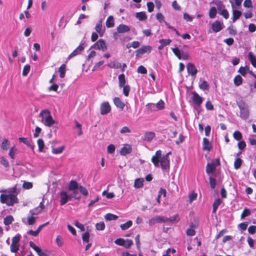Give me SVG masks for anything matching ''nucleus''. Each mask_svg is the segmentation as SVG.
I'll return each mask as SVG.
<instances>
[{"instance_id":"nucleus-1","label":"nucleus","mask_w":256,"mask_h":256,"mask_svg":"<svg viewBox=\"0 0 256 256\" xmlns=\"http://www.w3.org/2000/svg\"><path fill=\"white\" fill-rule=\"evenodd\" d=\"M16 185L14 187L8 190H2L0 192L4 194H2L0 196V202L5 204L8 206H12L18 202L16 196L18 193L16 192Z\"/></svg>"},{"instance_id":"nucleus-2","label":"nucleus","mask_w":256,"mask_h":256,"mask_svg":"<svg viewBox=\"0 0 256 256\" xmlns=\"http://www.w3.org/2000/svg\"><path fill=\"white\" fill-rule=\"evenodd\" d=\"M170 152L167 153L166 155L162 156V151L158 150L156 152L151 159L152 162L156 167H158L160 165L162 170H168L170 168V161L168 159V156Z\"/></svg>"},{"instance_id":"nucleus-3","label":"nucleus","mask_w":256,"mask_h":256,"mask_svg":"<svg viewBox=\"0 0 256 256\" xmlns=\"http://www.w3.org/2000/svg\"><path fill=\"white\" fill-rule=\"evenodd\" d=\"M39 117L40 118L41 122L46 126L50 127L55 124V120L48 110H42L39 114Z\"/></svg>"},{"instance_id":"nucleus-4","label":"nucleus","mask_w":256,"mask_h":256,"mask_svg":"<svg viewBox=\"0 0 256 256\" xmlns=\"http://www.w3.org/2000/svg\"><path fill=\"white\" fill-rule=\"evenodd\" d=\"M240 110V116L244 119H246L249 116L248 106L245 102H241L238 104Z\"/></svg>"},{"instance_id":"nucleus-5","label":"nucleus","mask_w":256,"mask_h":256,"mask_svg":"<svg viewBox=\"0 0 256 256\" xmlns=\"http://www.w3.org/2000/svg\"><path fill=\"white\" fill-rule=\"evenodd\" d=\"M160 222H168V218L164 216H157L152 218L148 221V224L150 226Z\"/></svg>"},{"instance_id":"nucleus-6","label":"nucleus","mask_w":256,"mask_h":256,"mask_svg":"<svg viewBox=\"0 0 256 256\" xmlns=\"http://www.w3.org/2000/svg\"><path fill=\"white\" fill-rule=\"evenodd\" d=\"M60 204L61 206L65 204L68 200H71L72 198V196L71 195H69L65 191H62L60 193Z\"/></svg>"},{"instance_id":"nucleus-7","label":"nucleus","mask_w":256,"mask_h":256,"mask_svg":"<svg viewBox=\"0 0 256 256\" xmlns=\"http://www.w3.org/2000/svg\"><path fill=\"white\" fill-rule=\"evenodd\" d=\"M146 106L152 110H160L164 108V103L162 100H160L156 104H148Z\"/></svg>"},{"instance_id":"nucleus-8","label":"nucleus","mask_w":256,"mask_h":256,"mask_svg":"<svg viewBox=\"0 0 256 256\" xmlns=\"http://www.w3.org/2000/svg\"><path fill=\"white\" fill-rule=\"evenodd\" d=\"M91 48L102 50L103 52L106 50L107 49L105 42L102 39H100L91 46Z\"/></svg>"},{"instance_id":"nucleus-9","label":"nucleus","mask_w":256,"mask_h":256,"mask_svg":"<svg viewBox=\"0 0 256 256\" xmlns=\"http://www.w3.org/2000/svg\"><path fill=\"white\" fill-rule=\"evenodd\" d=\"M152 46H142L140 48L136 51V56L138 57L140 56L145 54L150 53L152 50Z\"/></svg>"},{"instance_id":"nucleus-10","label":"nucleus","mask_w":256,"mask_h":256,"mask_svg":"<svg viewBox=\"0 0 256 256\" xmlns=\"http://www.w3.org/2000/svg\"><path fill=\"white\" fill-rule=\"evenodd\" d=\"M111 107L108 102H102L100 105V114L102 115L106 114L110 112Z\"/></svg>"},{"instance_id":"nucleus-11","label":"nucleus","mask_w":256,"mask_h":256,"mask_svg":"<svg viewBox=\"0 0 256 256\" xmlns=\"http://www.w3.org/2000/svg\"><path fill=\"white\" fill-rule=\"evenodd\" d=\"M230 2L232 4V22H235L238 19L240 18V17L242 15L241 12L236 10L234 9V4L232 2V0H230Z\"/></svg>"},{"instance_id":"nucleus-12","label":"nucleus","mask_w":256,"mask_h":256,"mask_svg":"<svg viewBox=\"0 0 256 256\" xmlns=\"http://www.w3.org/2000/svg\"><path fill=\"white\" fill-rule=\"evenodd\" d=\"M192 94V100L194 103L197 106H200L202 102V98L196 92H193Z\"/></svg>"},{"instance_id":"nucleus-13","label":"nucleus","mask_w":256,"mask_h":256,"mask_svg":"<svg viewBox=\"0 0 256 256\" xmlns=\"http://www.w3.org/2000/svg\"><path fill=\"white\" fill-rule=\"evenodd\" d=\"M188 72L192 76H195L198 72L194 65L192 63H188L186 66Z\"/></svg>"},{"instance_id":"nucleus-14","label":"nucleus","mask_w":256,"mask_h":256,"mask_svg":"<svg viewBox=\"0 0 256 256\" xmlns=\"http://www.w3.org/2000/svg\"><path fill=\"white\" fill-rule=\"evenodd\" d=\"M132 148L131 146L126 144L121 148L120 150V154L122 156H125L126 154H130L132 152Z\"/></svg>"},{"instance_id":"nucleus-15","label":"nucleus","mask_w":256,"mask_h":256,"mask_svg":"<svg viewBox=\"0 0 256 256\" xmlns=\"http://www.w3.org/2000/svg\"><path fill=\"white\" fill-rule=\"evenodd\" d=\"M222 24L219 21H215L212 25V28L214 32H218L222 28Z\"/></svg>"},{"instance_id":"nucleus-16","label":"nucleus","mask_w":256,"mask_h":256,"mask_svg":"<svg viewBox=\"0 0 256 256\" xmlns=\"http://www.w3.org/2000/svg\"><path fill=\"white\" fill-rule=\"evenodd\" d=\"M84 50V47L82 45H80L76 50H74L68 56V58L70 60L72 58L80 54Z\"/></svg>"},{"instance_id":"nucleus-17","label":"nucleus","mask_w":256,"mask_h":256,"mask_svg":"<svg viewBox=\"0 0 256 256\" xmlns=\"http://www.w3.org/2000/svg\"><path fill=\"white\" fill-rule=\"evenodd\" d=\"M116 30L118 33H124L128 32L130 30V28L126 25L121 24L117 27Z\"/></svg>"},{"instance_id":"nucleus-18","label":"nucleus","mask_w":256,"mask_h":256,"mask_svg":"<svg viewBox=\"0 0 256 256\" xmlns=\"http://www.w3.org/2000/svg\"><path fill=\"white\" fill-rule=\"evenodd\" d=\"M114 102L117 108L121 110H122L125 106V104L118 97H115L114 98Z\"/></svg>"},{"instance_id":"nucleus-19","label":"nucleus","mask_w":256,"mask_h":256,"mask_svg":"<svg viewBox=\"0 0 256 256\" xmlns=\"http://www.w3.org/2000/svg\"><path fill=\"white\" fill-rule=\"evenodd\" d=\"M212 149V145L208 140L206 138H203V150L210 151Z\"/></svg>"},{"instance_id":"nucleus-20","label":"nucleus","mask_w":256,"mask_h":256,"mask_svg":"<svg viewBox=\"0 0 256 256\" xmlns=\"http://www.w3.org/2000/svg\"><path fill=\"white\" fill-rule=\"evenodd\" d=\"M79 186L78 184V182L75 180H71L68 186V190L70 191L72 190H78L79 188Z\"/></svg>"},{"instance_id":"nucleus-21","label":"nucleus","mask_w":256,"mask_h":256,"mask_svg":"<svg viewBox=\"0 0 256 256\" xmlns=\"http://www.w3.org/2000/svg\"><path fill=\"white\" fill-rule=\"evenodd\" d=\"M155 136V134L153 132H147L145 134L144 140L146 142L151 141Z\"/></svg>"},{"instance_id":"nucleus-22","label":"nucleus","mask_w":256,"mask_h":256,"mask_svg":"<svg viewBox=\"0 0 256 256\" xmlns=\"http://www.w3.org/2000/svg\"><path fill=\"white\" fill-rule=\"evenodd\" d=\"M144 179L143 178H136L134 180V187L136 188H140L143 186L144 184Z\"/></svg>"},{"instance_id":"nucleus-23","label":"nucleus","mask_w":256,"mask_h":256,"mask_svg":"<svg viewBox=\"0 0 256 256\" xmlns=\"http://www.w3.org/2000/svg\"><path fill=\"white\" fill-rule=\"evenodd\" d=\"M248 56L252 65L256 68V56L251 52H248Z\"/></svg>"},{"instance_id":"nucleus-24","label":"nucleus","mask_w":256,"mask_h":256,"mask_svg":"<svg viewBox=\"0 0 256 256\" xmlns=\"http://www.w3.org/2000/svg\"><path fill=\"white\" fill-rule=\"evenodd\" d=\"M102 21H99L96 24L95 29L96 31L100 34V36H102L104 32V31L102 30Z\"/></svg>"},{"instance_id":"nucleus-25","label":"nucleus","mask_w":256,"mask_h":256,"mask_svg":"<svg viewBox=\"0 0 256 256\" xmlns=\"http://www.w3.org/2000/svg\"><path fill=\"white\" fill-rule=\"evenodd\" d=\"M106 24L107 28H112L114 26V20L112 16H109L106 20Z\"/></svg>"},{"instance_id":"nucleus-26","label":"nucleus","mask_w":256,"mask_h":256,"mask_svg":"<svg viewBox=\"0 0 256 256\" xmlns=\"http://www.w3.org/2000/svg\"><path fill=\"white\" fill-rule=\"evenodd\" d=\"M10 144L9 141L7 139H4L0 144V148L4 150H7Z\"/></svg>"},{"instance_id":"nucleus-27","label":"nucleus","mask_w":256,"mask_h":256,"mask_svg":"<svg viewBox=\"0 0 256 256\" xmlns=\"http://www.w3.org/2000/svg\"><path fill=\"white\" fill-rule=\"evenodd\" d=\"M216 168L214 164L208 163L206 167V172L208 174H211L216 170Z\"/></svg>"},{"instance_id":"nucleus-28","label":"nucleus","mask_w":256,"mask_h":256,"mask_svg":"<svg viewBox=\"0 0 256 256\" xmlns=\"http://www.w3.org/2000/svg\"><path fill=\"white\" fill-rule=\"evenodd\" d=\"M180 220V217L178 214H176L170 218H168V222H170L172 223H176Z\"/></svg>"},{"instance_id":"nucleus-29","label":"nucleus","mask_w":256,"mask_h":256,"mask_svg":"<svg viewBox=\"0 0 256 256\" xmlns=\"http://www.w3.org/2000/svg\"><path fill=\"white\" fill-rule=\"evenodd\" d=\"M136 16L140 20H144L147 18L146 15L144 12H139L136 13Z\"/></svg>"},{"instance_id":"nucleus-30","label":"nucleus","mask_w":256,"mask_h":256,"mask_svg":"<svg viewBox=\"0 0 256 256\" xmlns=\"http://www.w3.org/2000/svg\"><path fill=\"white\" fill-rule=\"evenodd\" d=\"M119 86L122 88L126 83L125 76L124 74H120L118 76Z\"/></svg>"},{"instance_id":"nucleus-31","label":"nucleus","mask_w":256,"mask_h":256,"mask_svg":"<svg viewBox=\"0 0 256 256\" xmlns=\"http://www.w3.org/2000/svg\"><path fill=\"white\" fill-rule=\"evenodd\" d=\"M19 140H20V141L23 142L24 144L30 147L32 149V150L34 149V146L30 144V142L27 139V138L22 137V138H19Z\"/></svg>"},{"instance_id":"nucleus-32","label":"nucleus","mask_w":256,"mask_h":256,"mask_svg":"<svg viewBox=\"0 0 256 256\" xmlns=\"http://www.w3.org/2000/svg\"><path fill=\"white\" fill-rule=\"evenodd\" d=\"M234 84L236 86H239L242 82V78L240 75H237L234 78Z\"/></svg>"},{"instance_id":"nucleus-33","label":"nucleus","mask_w":256,"mask_h":256,"mask_svg":"<svg viewBox=\"0 0 256 256\" xmlns=\"http://www.w3.org/2000/svg\"><path fill=\"white\" fill-rule=\"evenodd\" d=\"M65 147L64 146H61L58 148H52V152L54 154H60L62 153L63 150H64Z\"/></svg>"},{"instance_id":"nucleus-34","label":"nucleus","mask_w":256,"mask_h":256,"mask_svg":"<svg viewBox=\"0 0 256 256\" xmlns=\"http://www.w3.org/2000/svg\"><path fill=\"white\" fill-rule=\"evenodd\" d=\"M132 224V222L131 220H128L126 223L120 224V227L122 230H126L130 228Z\"/></svg>"},{"instance_id":"nucleus-35","label":"nucleus","mask_w":256,"mask_h":256,"mask_svg":"<svg viewBox=\"0 0 256 256\" xmlns=\"http://www.w3.org/2000/svg\"><path fill=\"white\" fill-rule=\"evenodd\" d=\"M66 65L62 64L59 68L58 72L60 73V77L63 78L64 76L66 73Z\"/></svg>"},{"instance_id":"nucleus-36","label":"nucleus","mask_w":256,"mask_h":256,"mask_svg":"<svg viewBox=\"0 0 256 256\" xmlns=\"http://www.w3.org/2000/svg\"><path fill=\"white\" fill-rule=\"evenodd\" d=\"M108 66L110 68H119L121 67V64L118 62H111Z\"/></svg>"},{"instance_id":"nucleus-37","label":"nucleus","mask_w":256,"mask_h":256,"mask_svg":"<svg viewBox=\"0 0 256 256\" xmlns=\"http://www.w3.org/2000/svg\"><path fill=\"white\" fill-rule=\"evenodd\" d=\"M214 4H215L218 8V9L219 10H222L224 8V6L222 2L220 0H214L212 2Z\"/></svg>"},{"instance_id":"nucleus-38","label":"nucleus","mask_w":256,"mask_h":256,"mask_svg":"<svg viewBox=\"0 0 256 256\" xmlns=\"http://www.w3.org/2000/svg\"><path fill=\"white\" fill-rule=\"evenodd\" d=\"M105 218L107 220H116L118 218V216L112 214H107L105 216Z\"/></svg>"},{"instance_id":"nucleus-39","label":"nucleus","mask_w":256,"mask_h":256,"mask_svg":"<svg viewBox=\"0 0 256 256\" xmlns=\"http://www.w3.org/2000/svg\"><path fill=\"white\" fill-rule=\"evenodd\" d=\"M199 87L203 90H207L209 88V84L207 82L203 80L201 84H199Z\"/></svg>"},{"instance_id":"nucleus-40","label":"nucleus","mask_w":256,"mask_h":256,"mask_svg":"<svg viewBox=\"0 0 256 256\" xmlns=\"http://www.w3.org/2000/svg\"><path fill=\"white\" fill-rule=\"evenodd\" d=\"M217 13L216 9L215 7H212L210 8V11H209V16L213 18H215L216 14Z\"/></svg>"},{"instance_id":"nucleus-41","label":"nucleus","mask_w":256,"mask_h":256,"mask_svg":"<svg viewBox=\"0 0 256 256\" xmlns=\"http://www.w3.org/2000/svg\"><path fill=\"white\" fill-rule=\"evenodd\" d=\"M166 190L164 189L161 188L158 192V198L156 199L157 202L160 203V198H161V196L163 195L164 196H166Z\"/></svg>"},{"instance_id":"nucleus-42","label":"nucleus","mask_w":256,"mask_h":256,"mask_svg":"<svg viewBox=\"0 0 256 256\" xmlns=\"http://www.w3.org/2000/svg\"><path fill=\"white\" fill-rule=\"evenodd\" d=\"M172 50L174 54L178 57V58L180 60L182 52H181L180 50L178 48H172Z\"/></svg>"},{"instance_id":"nucleus-43","label":"nucleus","mask_w":256,"mask_h":256,"mask_svg":"<svg viewBox=\"0 0 256 256\" xmlns=\"http://www.w3.org/2000/svg\"><path fill=\"white\" fill-rule=\"evenodd\" d=\"M38 146V150L40 152H42V150L44 146V140L42 138H39L37 141Z\"/></svg>"},{"instance_id":"nucleus-44","label":"nucleus","mask_w":256,"mask_h":256,"mask_svg":"<svg viewBox=\"0 0 256 256\" xmlns=\"http://www.w3.org/2000/svg\"><path fill=\"white\" fill-rule=\"evenodd\" d=\"M14 218L12 216H7L4 219V224L6 226H8L12 222Z\"/></svg>"},{"instance_id":"nucleus-45","label":"nucleus","mask_w":256,"mask_h":256,"mask_svg":"<svg viewBox=\"0 0 256 256\" xmlns=\"http://www.w3.org/2000/svg\"><path fill=\"white\" fill-rule=\"evenodd\" d=\"M221 204V200L220 199L216 200L213 204V212H215L218 206Z\"/></svg>"},{"instance_id":"nucleus-46","label":"nucleus","mask_w":256,"mask_h":256,"mask_svg":"<svg viewBox=\"0 0 256 256\" xmlns=\"http://www.w3.org/2000/svg\"><path fill=\"white\" fill-rule=\"evenodd\" d=\"M233 136L236 140H240L242 138V134L239 131H235L233 134Z\"/></svg>"},{"instance_id":"nucleus-47","label":"nucleus","mask_w":256,"mask_h":256,"mask_svg":"<svg viewBox=\"0 0 256 256\" xmlns=\"http://www.w3.org/2000/svg\"><path fill=\"white\" fill-rule=\"evenodd\" d=\"M242 164V160L240 158H237L234 162V167L236 169H238Z\"/></svg>"},{"instance_id":"nucleus-48","label":"nucleus","mask_w":256,"mask_h":256,"mask_svg":"<svg viewBox=\"0 0 256 256\" xmlns=\"http://www.w3.org/2000/svg\"><path fill=\"white\" fill-rule=\"evenodd\" d=\"M42 212V210H41V208L38 207H36V208L31 210L30 211V213L32 215H37L38 214Z\"/></svg>"},{"instance_id":"nucleus-49","label":"nucleus","mask_w":256,"mask_h":256,"mask_svg":"<svg viewBox=\"0 0 256 256\" xmlns=\"http://www.w3.org/2000/svg\"><path fill=\"white\" fill-rule=\"evenodd\" d=\"M250 210L248 208H244L241 214L240 218L242 219L244 218L246 216H248L250 214Z\"/></svg>"},{"instance_id":"nucleus-50","label":"nucleus","mask_w":256,"mask_h":256,"mask_svg":"<svg viewBox=\"0 0 256 256\" xmlns=\"http://www.w3.org/2000/svg\"><path fill=\"white\" fill-rule=\"evenodd\" d=\"M196 193L194 192H191L188 196L190 203H192L194 200L196 199Z\"/></svg>"},{"instance_id":"nucleus-51","label":"nucleus","mask_w":256,"mask_h":256,"mask_svg":"<svg viewBox=\"0 0 256 256\" xmlns=\"http://www.w3.org/2000/svg\"><path fill=\"white\" fill-rule=\"evenodd\" d=\"M28 224L32 225L36 222V218L34 216V215L30 214L28 216Z\"/></svg>"},{"instance_id":"nucleus-52","label":"nucleus","mask_w":256,"mask_h":256,"mask_svg":"<svg viewBox=\"0 0 256 256\" xmlns=\"http://www.w3.org/2000/svg\"><path fill=\"white\" fill-rule=\"evenodd\" d=\"M96 229L98 230H102L105 228V224L104 222L97 223L96 224Z\"/></svg>"},{"instance_id":"nucleus-53","label":"nucleus","mask_w":256,"mask_h":256,"mask_svg":"<svg viewBox=\"0 0 256 256\" xmlns=\"http://www.w3.org/2000/svg\"><path fill=\"white\" fill-rule=\"evenodd\" d=\"M10 248L12 252H16L19 249V246L18 244L12 243Z\"/></svg>"},{"instance_id":"nucleus-54","label":"nucleus","mask_w":256,"mask_h":256,"mask_svg":"<svg viewBox=\"0 0 256 256\" xmlns=\"http://www.w3.org/2000/svg\"><path fill=\"white\" fill-rule=\"evenodd\" d=\"M78 189L80 190V192L81 194H82L84 196H88V191L86 188H85L84 187L82 186H80Z\"/></svg>"},{"instance_id":"nucleus-55","label":"nucleus","mask_w":256,"mask_h":256,"mask_svg":"<svg viewBox=\"0 0 256 256\" xmlns=\"http://www.w3.org/2000/svg\"><path fill=\"white\" fill-rule=\"evenodd\" d=\"M171 41L172 40L170 39H162L159 40V42L160 44L165 46L169 44Z\"/></svg>"},{"instance_id":"nucleus-56","label":"nucleus","mask_w":256,"mask_h":256,"mask_svg":"<svg viewBox=\"0 0 256 256\" xmlns=\"http://www.w3.org/2000/svg\"><path fill=\"white\" fill-rule=\"evenodd\" d=\"M123 87V93L126 96H128L129 94V92L130 90V87L129 86H124Z\"/></svg>"},{"instance_id":"nucleus-57","label":"nucleus","mask_w":256,"mask_h":256,"mask_svg":"<svg viewBox=\"0 0 256 256\" xmlns=\"http://www.w3.org/2000/svg\"><path fill=\"white\" fill-rule=\"evenodd\" d=\"M30 65H26L24 66L22 70V75L26 76L30 70Z\"/></svg>"},{"instance_id":"nucleus-58","label":"nucleus","mask_w":256,"mask_h":256,"mask_svg":"<svg viewBox=\"0 0 256 256\" xmlns=\"http://www.w3.org/2000/svg\"><path fill=\"white\" fill-rule=\"evenodd\" d=\"M102 196H106L108 198H112L114 196V194L112 192H108L106 190L102 192Z\"/></svg>"},{"instance_id":"nucleus-59","label":"nucleus","mask_w":256,"mask_h":256,"mask_svg":"<svg viewBox=\"0 0 256 256\" xmlns=\"http://www.w3.org/2000/svg\"><path fill=\"white\" fill-rule=\"evenodd\" d=\"M22 187L24 189H30L32 187V184L30 182H24Z\"/></svg>"},{"instance_id":"nucleus-60","label":"nucleus","mask_w":256,"mask_h":256,"mask_svg":"<svg viewBox=\"0 0 256 256\" xmlns=\"http://www.w3.org/2000/svg\"><path fill=\"white\" fill-rule=\"evenodd\" d=\"M137 71L138 73L142 74H146L147 72L146 69L142 66H138Z\"/></svg>"},{"instance_id":"nucleus-61","label":"nucleus","mask_w":256,"mask_h":256,"mask_svg":"<svg viewBox=\"0 0 256 256\" xmlns=\"http://www.w3.org/2000/svg\"><path fill=\"white\" fill-rule=\"evenodd\" d=\"M56 242L58 246H62L63 244V240L62 237L60 236H56Z\"/></svg>"},{"instance_id":"nucleus-62","label":"nucleus","mask_w":256,"mask_h":256,"mask_svg":"<svg viewBox=\"0 0 256 256\" xmlns=\"http://www.w3.org/2000/svg\"><path fill=\"white\" fill-rule=\"evenodd\" d=\"M89 238L90 234L88 232H84L82 236V239L83 241L88 242H89Z\"/></svg>"},{"instance_id":"nucleus-63","label":"nucleus","mask_w":256,"mask_h":256,"mask_svg":"<svg viewBox=\"0 0 256 256\" xmlns=\"http://www.w3.org/2000/svg\"><path fill=\"white\" fill-rule=\"evenodd\" d=\"M108 152L109 154H113L115 150V146L114 144H110L107 148Z\"/></svg>"},{"instance_id":"nucleus-64","label":"nucleus","mask_w":256,"mask_h":256,"mask_svg":"<svg viewBox=\"0 0 256 256\" xmlns=\"http://www.w3.org/2000/svg\"><path fill=\"white\" fill-rule=\"evenodd\" d=\"M124 246L126 248H129L132 244L133 242L130 240H125Z\"/></svg>"}]
</instances>
